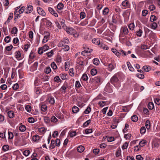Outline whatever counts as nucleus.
I'll use <instances>...</instances> for the list:
<instances>
[{
    "label": "nucleus",
    "mask_w": 160,
    "mask_h": 160,
    "mask_svg": "<svg viewBox=\"0 0 160 160\" xmlns=\"http://www.w3.org/2000/svg\"><path fill=\"white\" fill-rule=\"evenodd\" d=\"M111 82L116 88H118L120 86V83L116 75H114L110 79Z\"/></svg>",
    "instance_id": "obj_1"
},
{
    "label": "nucleus",
    "mask_w": 160,
    "mask_h": 160,
    "mask_svg": "<svg viewBox=\"0 0 160 160\" xmlns=\"http://www.w3.org/2000/svg\"><path fill=\"white\" fill-rule=\"evenodd\" d=\"M129 32L128 28L126 26L122 27L121 28L120 33L119 36L122 37V34L127 35Z\"/></svg>",
    "instance_id": "obj_2"
},
{
    "label": "nucleus",
    "mask_w": 160,
    "mask_h": 160,
    "mask_svg": "<svg viewBox=\"0 0 160 160\" xmlns=\"http://www.w3.org/2000/svg\"><path fill=\"white\" fill-rule=\"evenodd\" d=\"M69 42V41L67 38H63L58 44V46L59 47H61L62 45L64 44H68Z\"/></svg>",
    "instance_id": "obj_3"
},
{
    "label": "nucleus",
    "mask_w": 160,
    "mask_h": 160,
    "mask_svg": "<svg viewBox=\"0 0 160 160\" xmlns=\"http://www.w3.org/2000/svg\"><path fill=\"white\" fill-rule=\"evenodd\" d=\"M66 31L68 33L71 35L74 34L76 32L75 30L70 27H67L66 29Z\"/></svg>",
    "instance_id": "obj_4"
},
{
    "label": "nucleus",
    "mask_w": 160,
    "mask_h": 160,
    "mask_svg": "<svg viewBox=\"0 0 160 160\" xmlns=\"http://www.w3.org/2000/svg\"><path fill=\"white\" fill-rule=\"evenodd\" d=\"M33 10V6L30 5H28L26 8H25V13L28 14L31 13Z\"/></svg>",
    "instance_id": "obj_5"
},
{
    "label": "nucleus",
    "mask_w": 160,
    "mask_h": 160,
    "mask_svg": "<svg viewBox=\"0 0 160 160\" xmlns=\"http://www.w3.org/2000/svg\"><path fill=\"white\" fill-rule=\"evenodd\" d=\"M104 91L108 92H112V89L111 86L109 83H108L104 88Z\"/></svg>",
    "instance_id": "obj_6"
},
{
    "label": "nucleus",
    "mask_w": 160,
    "mask_h": 160,
    "mask_svg": "<svg viewBox=\"0 0 160 160\" xmlns=\"http://www.w3.org/2000/svg\"><path fill=\"white\" fill-rule=\"evenodd\" d=\"M101 78L100 76L96 77L93 79V82H95L97 83V85H96V88H97L98 85L99 83L101 82Z\"/></svg>",
    "instance_id": "obj_7"
},
{
    "label": "nucleus",
    "mask_w": 160,
    "mask_h": 160,
    "mask_svg": "<svg viewBox=\"0 0 160 160\" xmlns=\"http://www.w3.org/2000/svg\"><path fill=\"white\" fill-rule=\"evenodd\" d=\"M37 10L38 13L40 15L44 16L46 15V13L43 9L41 8L38 7Z\"/></svg>",
    "instance_id": "obj_8"
},
{
    "label": "nucleus",
    "mask_w": 160,
    "mask_h": 160,
    "mask_svg": "<svg viewBox=\"0 0 160 160\" xmlns=\"http://www.w3.org/2000/svg\"><path fill=\"white\" fill-rule=\"evenodd\" d=\"M92 49H90V50L87 49L84 50L81 52V54L84 56L88 55L92 51Z\"/></svg>",
    "instance_id": "obj_9"
},
{
    "label": "nucleus",
    "mask_w": 160,
    "mask_h": 160,
    "mask_svg": "<svg viewBox=\"0 0 160 160\" xmlns=\"http://www.w3.org/2000/svg\"><path fill=\"white\" fill-rule=\"evenodd\" d=\"M39 106L41 110L42 111L45 112L47 110V107L45 104L41 103L39 104Z\"/></svg>",
    "instance_id": "obj_10"
},
{
    "label": "nucleus",
    "mask_w": 160,
    "mask_h": 160,
    "mask_svg": "<svg viewBox=\"0 0 160 160\" xmlns=\"http://www.w3.org/2000/svg\"><path fill=\"white\" fill-rule=\"evenodd\" d=\"M110 103L109 101H100L98 103L99 105L101 107H103L105 105H108Z\"/></svg>",
    "instance_id": "obj_11"
},
{
    "label": "nucleus",
    "mask_w": 160,
    "mask_h": 160,
    "mask_svg": "<svg viewBox=\"0 0 160 160\" xmlns=\"http://www.w3.org/2000/svg\"><path fill=\"white\" fill-rule=\"evenodd\" d=\"M13 17V13L12 12L10 13L9 14V16L7 20L5 22V24H8L10 22Z\"/></svg>",
    "instance_id": "obj_12"
},
{
    "label": "nucleus",
    "mask_w": 160,
    "mask_h": 160,
    "mask_svg": "<svg viewBox=\"0 0 160 160\" xmlns=\"http://www.w3.org/2000/svg\"><path fill=\"white\" fill-rule=\"evenodd\" d=\"M47 102L51 105H53L55 103L54 99V98L52 97H50L47 99Z\"/></svg>",
    "instance_id": "obj_13"
},
{
    "label": "nucleus",
    "mask_w": 160,
    "mask_h": 160,
    "mask_svg": "<svg viewBox=\"0 0 160 160\" xmlns=\"http://www.w3.org/2000/svg\"><path fill=\"white\" fill-rule=\"evenodd\" d=\"M68 85L67 83H64L60 88L61 91L62 90L64 93L66 92V90L68 88Z\"/></svg>",
    "instance_id": "obj_14"
},
{
    "label": "nucleus",
    "mask_w": 160,
    "mask_h": 160,
    "mask_svg": "<svg viewBox=\"0 0 160 160\" xmlns=\"http://www.w3.org/2000/svg\"><path fill=\"white\" fill-rule=\"evenodd\" d=\"M122 5L125 8L128 7L130 6V3L128 1L125 0L123 1L122 3Z\"/></svg>",
    "instance_id": "obj_15"
},
{
    "label": "nucleus",
    "mask_w": 160,
    "mask_h": 160,
    "mask_svg": "<svg viewBox=\"0 0 160 160\" xmlns=\"http://www.w3.org/2000/svg\"><path fill=\"white\" fill-rule=\"evenodd\" d=\"M100 39L99 38H93L92 40V42L93 43L97 45L100 44V43L101 42Z\"/></svg>",
    "instance_id": "obj_16"
},
{
    "label": "nucleus",
    "mask_w": 160,
    "mask_h": 160,
    "mask_svg": "<svg viewBox=\"0 0 160 160\" xmlns=\"http://www.w3.org/2000/svg\"><path fill=\"white\" fill-rule=\"evenodd\" d=\"M50 78L49 76L46 75L43 76H42V78H41V80L42 81L45 82L48 81Z\"/></svg>",
    "instance_id": "obj_17"
},
{
    "label": "nucleus",
    "mask_w": 160,
    "mask_h": 160,
    "mask_svg": "<svg viewBox=\"0 0 160 160\" xmlns=\"http://www.w3.org/2000/svg\"><path fill=\"white\" fill-rule=\"evenodd\" d=\"M98 45H99L100 47L103 49L108 50V48L105 45L103 44L102 43V42L101 41V42L100 43V44Z\"/></svg>",
    "instance_id": "obj_18"
},
{
    "label": "nucleus",
    "mask_w": 160,
    "mask_h": 160,
    "mask_svg": "<svg viewBox=\"0 0 160 160\" xmlns=\"http://www.w3.org/2000/svg\"><path fill=\"white\" fill-rule=\"evenodd\" d=\"M35 54L33 52H31L29 55V62L31 61L32 62V60L35 58Z\"/></svg>",
    "instance_id": "obj_19"
},
{
    "label": "nucleus",
    "mask_w": 160,
    "mask_h": 160,
    "mask_svg": "<svg viewBox=\"0 0 160 160\" xmlns=\"http://www.w3.org/2000/svg\"><path fill=\"white\" fill-rule=\"evenodd\" d=\"M112 52L115 54L118 57H119L120 56V52L119 51L118 52L116 49L114 48H112Z\"/></svg>",
    "instance_id": "obj_20"
},
{
    "label": "nucleus",
    "mask_w": 160,
    "mask_h": 160,
    "mask_svg": "<svg viewBox=\"0 0 160 160\" xmlns=\"http://www.w3.org/2000/svg\"><path fill=\"white\" fill-rule=\"evenodd\" d=\"M85 149L84 147L82 146H79L77 148V151L79 152H83Z\"/></svg>",
    "instance_id": "obj_21"
},
{
    "label": "nucleus",
    "mask_w": 160,
    "mask_h": 160,
    "mask_svg": "<svg viewBox=\"0 0 160 160\" xmlns=\"http://www.w3.org/2000/svg\"><path fill=\"white\" fill-rule=\"evenodd\" d=\"M154 107L153 103L152 102H150L148 103V108L150 110H152Z\"/></svg>",
    "instance_id": "obj_22"
},
{
    "label": "nucleus",
    "mask_w": 160,
    "mask_h": 160,
    "mask_svg": "<svg viewBox=\"0 0 160 160\" xmlns=\"http://www.w3.org/2000/svg\"><path fill=\"white\" fill-rule=\"evenodd\" d=\"M147 144V141L145 140H142L139 143L140 146L143 147L145 146Z\"/></svg>",
    "instance_id": "obj_23"
},
{
    "label": "nucleus",
    "mask_w": 160,
    "mask_h": 160,
    "mask_svg": "<svg viewBox=\"0 0 160 160\" xmlns=\"http://www.w3.org/2000/svg\"><path fill=\"white\" fill-rule=\"evenodd\" d=\"M50 37V35H47L44 36V38L42 40V42L43 43H45L48 42Z\"/></svg>",
    "instance_id": "obj_24"
},
{
    "label": "nucleus",
    "mask_w": 160,
    "mask_h": 160,
    "mask_svg": "<svg viewBox=\"0 0 160 160\" xmlns=\"http://www.w3.org/2000/svg\"><path fill=\"white\" fill-rule=\"evenodd\" d=\"M68 73L70 76L73 77L74 75V70L73 68H71L69 70Z\"/></svg>",
    "instance_id": "obj_25"
},
{
    "label": "nucleus",
    "mask_w": 160,
    "mask_h": 160,
    "mask_svg": "<svg viewBox=\"0 0 160 160\" xmlns=\"http://www.w3.org/2000/svg\"><path fill=\"white\" fill-rule=\"evenodd\" d=\"M108 66V70L110 71H111L115 67V65H113L112 63L109 64Z\"/></svg>",
    "instance_id": "obj_26"
},
{
    "label": "nucleus",
    "mask_w": 160,
    "mask_h": 160,
    "mask_svg": "<svg viewBox=\"0 0 160 160\" xmlns=\"http://www.w3.org/2000/svg\"><path fill=\"white\" fill-rule=\"evenodd\" d=\"M51 70L50 67H46L44 70V72L46 74H49L51 72Z\"/></svg>",
    "instance_id": "obj_27"
},
{
    "label": "nucleus",
    "mask_w": 160,
    "mask_h": 160,
    "mask_svg": "<svg viewBox=\"0 0 160 160\" xmlns=\"http://www.w3.org/2000/svg\"><path fill=\"white\" fill-rule=\"evenodd\" d=\"M62 49L65 51H67L69 49V47L67 45H62Z\"/></svg>",
    "instance_id": "obj_28"
},
{
    "label": "nucleus",
    "mask_w": 160,
    "mask_h": 160,
    "mask_svg": "<svg viewBox=\"0 0 160 160\" xmlns=\"http://www.w3.org/2000/svg\"><path fill=\"white\" fill-rule=\"evenodd\" d=\"M56 146V143H55V141L53 140H52L51 141V143L50 144V149L54 148Z\"/></svg>",
    "instance_id": "obj_29"
},
{
    "label": "nucleus",
    "mask_w": 160,
    "mask_h": 160,
    "mask_svg": "<svg viewBox=\"0 0 160 160\" xmlns=\"http://www.w3.org/2000/svg\"><path fill=\"white\" fill-rule=\"evenodd\" d=\"M142 30L139 29L136 32V34L138 37H140L142 35Z\"/></svg>",
    "instance_id": "obj_30"
},
{
    "label": "nucleus",
    "mask_w": 160,
    "mask_h": 160,
    "mask_svg": "<svg viewBox=\"0 0 160 160\" xmlns=\"http://www.w3.org/2000/svg\"><path fill=\"white\" fill-rule=\"evenodd\" d=\"M95 99L97 100L98 99H102L106 100V98L103 96L101 94H99L96 98Z\"/></svg>",
    "instance_id": "obj_31"
},
{
    "label": "nucleus",
    "mask_w": 160,
    "mask_h": 160,
    "mask_svg": "<svg viewBox=\"0 0 160 160\" xmlns=\"http://www.w3.org/2000/svg\"><path fill=\"white\" fill-rule=\"evenodd\" d=\"M118 20V18H117V15L113 16L112 17V22L115 23H116Z\"/></svg>",
    "instance_id": "obj_32"
},
{
    "label": "nucleus",
    "mask_w": 160,
    "mask_h": 160,
    "mask_svg": "<svg viewBox=\"0 0 160 160\" xmlns=\"http://www.w3.org/2000/svg\"><path fill=\"white\" fill-rule=\"evenodd\" d=\"M145 126L147 129H149L151 127L150 123L149 120H147L145 123Z\"/></svg>",
    "instance_id": "obj_33"
},
{
    "label": "nucleus",
    "mask_w": 160,
    "mask_h": 160,
    "mask_svg": "<svg viewBox=\"0 0 160 160\" xmlns=\"http://www.w3.org/2000/svg\"><path fill=\"white\" fill-rule=\"evenodd\" d=\"M72 111L73 113H77L79 111V108L77 106H74L72 108Z\"/></svg>",
    "instance_id": "obj_34"
},
{
    "label": "nucleus",
    "mask_w": 160,
    "mask_h": 160,
    "mask_svg": "<svg viewBox=\"0 0 160 160\" xmlns=\"http://www.w3.org/2000/svg\"><path fill=\"white\" fill-rule=\"evenodd\" d=\"M142 69L145 72H149L151 69V68L149 66H143Z\"/></svg>",
    "instance_id": "obj_35"
},
{
    "label": "nucleus",
    "mask_w": 160,
    "mask_h": 160,
    "mask_svg": "<svg viewBox=\"0 0 160 160\" xmlns=\"http://www.w3.org/2000/svg\"><path fill=\"white\" fill-rule=\"evenodd\" d=\"M26 127L23 125H21L19 127V129L21 132H24L26 130Z\"/></svg>",
    "instance_id": "obj_36"
},
{
    "label": "nucleus",
    "mask_w": 160,
    "mask_h": 160,
    "mask_svg": "<svg viewBox=\"0 0 160 160\" xmlns=\"http://www.w3.org/2000/svg\"><path fill=\"white\" fill-rule=\"evenodd\" d=\"M92 62L95 65H98L99 63V59L97 58H94L93 59Z\"/></svg>",
    "instance_id": "obj_37"
},
{
    "label": "nucleus",
    "mask_w": 160,
    "mask_h": 160,
    "mask_svg": "<svg viewBox=\"0 0 160 160\" xmlns=\"http://www.w3.org/2000/svg\"><path fill=\"white\" fill-rule=\"evenodd\" d=\"M64 5L62 2H59L57 5V8L59 10L62 9Z\"/></svg>",
    "instance_id": "obj_38"
},
{
    "label": "nucleus",
    "mask_w": 160,
    "mask_h": 160,
    "mask_svg": "<svg viewBox=\"0 0 160 160\" xmlns=\"http://www.w3.org/2000/svg\"><path fill=\"white\" fill-rule=\"evenodd\" d=\"M8 116L10 118H13L14 116V113L12 111H10L8 112Z\"/></svg>",
    "instance_id": "obj_39"
},
{
    "label": "nucleus",
    "mask_w": 160,
    "mask_h": 160,
    "mask_svg": "<svg viewBox=\"0 0 160 160\" xmlns=\"http://www.w3.org/2000/svg\"><path fill=\"white\" fill-rule=\"evenodd\" d=\"M91 108L88 106L84 111V113L85 114H88L91 112Z\"/></svg>",
    "instance_id": "obj_40"
},
{
    "label": "nucleus",
    "mask_w": 160,
    "mask_h": 160,
    "mask_svg": "<svg viewBox=\"0 0 160 160\" xmlns=\"http://www.w3.org/2000/svg\"><path fill=\"white\" fill-rule=\"evenodd\" d=\"M81 79L85 81L88 79V77L86 74H83L81 78Z\"/></svg>",
    "instance_id": "obj_41"
},
{
    "label": "nucleus",
    "mask_w": 160,
    "mask_h": 160,
    "mask_svg": "<svg viewBox=\"0 0 160 160\" xmlns=\"http://www.w3.org/2000/svg\"><path fill=\"white\" fill-rule=\"evenodd\" d=\"M131 120L133 122H137L138 119V117L136 115H133L131 117Z\"/></svg>",
    "instance_id": "obj_42"
},
{
    "label": "nucleus",
    "mask_w": 160,
    "mask_h": 160,
    "mask_svg": "<svg viewBox=\"0 0 160 160\" xmlns=\"http://www.w3.org/2000/svg\"><path fill=\"white\" fill-rule=\"evenodd\" d=\"M67 75L66 73H61L60 74V77L62 80H64L67 79Z\"/></svg>",
    "instance_id": "obj_43"
},
{
    "label": "nucleus",
    "mask_w": 160,
    "mask_h": 160,
    "mask_svg": "<svg viewBox=\"0 0 160 160\" xmlns=\"http://www.w3.org/2000/svg\"><path fill=\"white\" fill-rule=\"evenodd\" d=\"M91 74L92 76L95 75L97 73V71L96 69L93 68L91 70Z\"/></svg>",
    "instance_id": "obj_44"
},
{
    "label": "nucleus",
    "mask_w": 160,
    "mask_h": 160,
    "mask_svg": "<svg viewBox=\"0 0 160 160\" xmlns=\"http://www.w3.org/2000/svg\"><path fill=\"white\" fill-rule=\"evenodd\" d=\"M51 66L52 68L54 70H56L57 68V66L55 63L53 62L51 64Z\"/></svg>",
    "instance_id": "obj_45"
},
{
    "label": "nucleus",
    "mask_w": 160,
    "mask_h": 160,
    "mask_svg": "<svg viewBox=\"0 0 160 160\" xmlns=\"http://www.w3.org/2000/svg\"><path fill=\"white\" fill-rule=\"evenodd\" d=\"M18 29L16 27H13L11 31V33L12 34H17Z\"/></svg>",
    "instance_id": "obj_46"
},
{
    "label": "nucleus",
    "mask_w": 160,
    "mask_h": 160,
    "mask_svg": "<svg viewBox=\"0 0 160 160\" xmlns=\"http://www.w3.org/2000/svg\"><path fill=\"white\" fill-rule=\"evenodd\" d=\"M54 81L57 83H59L61 82V80L60 79L59 76H57L54 77Z\"/></svg>",
    "instance_id": "obj_47"
},
{
    "label": "nucleus",
    "mask_w": 160,
    "mask_h": 160,
    "mask_svg": "<svg viewBox=\"0 0 160 160\" xmlns=\"http://www.w3.org/2000/svg\"><path fill=\"white\" fill-rule=\"evenodd\" d=\"M39 136L38 135L33 136L32 137V140L34 141L37 142L39 139Z\"/></svg>",
    "instance_id": "obj_48"
},
{
    "label": "nucleus",
    "mask_w": 160,
    "mask_h": 160,
    "mask_svg": "<svg viewBox=\"0 0 160 160\" xmlns=\"http://www.w3.org/2000/svg\"><path fill=\"white\" fill-rule=\"evenodd\" d=\"M41 47L44 52H45L49 49V47L47 44H45L42 47Z\"/></svg>",
    "instance_id": "obj_49"
},
{
    "label": "nucleus",
    "mask_w": 160,
    "mask_h": 160,
    "mask_svg": "<svg viewBox=\"0 0 160 160\" xmlns=\"http://www.w3.org/2000/svg\"><path fill=\"white\" fill-rule=\"evenodd\" d=\"M15 56L16 58H18L21 57V53L19 51H17L15 52Z\"/></svg>",
    "instance_id": "obj_50"
},
{
    "label": "nucleus",
    "mask_w": 160,
    "mask_h": 160,
    "mask_svg": "<svg viewBox=\"0 0 160 160\" xmlns=\"http://www.w3.org/2000/svg\"><path fill=\"white\" fill-rule=\"evenodd\" d=\"M9 149V146L8 145H3L2 148V150L4 151H6Z\"/></svg>",
    "instance_id": "obj_51"
},
{
    "label": "nucleus",
    "mask_w": 160,
    "mask_h": 160,
    "mask_svg": "<svg viewBox=\"0 0 160 160\" xmlns=\"http://www.w3.org/2000/svg\"><path fill=\"white\" fill-rule=\"evenodd\" d=\"M109 12V9L108 8H105L103 10L102 13L104 15H107Z\"/></svg>",
    "instance_id": "obj_52"
},
{
    "label": "nucleus",
    "mask_w": 160,
    "mask_h": 160,
    "mask_svg": "<svg viewBox=\"0 0 160 160\" xmlns=\"http://www.w3.org/2000/svg\"><path fill=\"white\" fill-rule=\"evenodd\" d=\"M54 54V52L53 50H51V51L48 52L46 53V54L47 55L48 57H51Z\"/></svg>",
    "instance_id": "obj_53"
},
{
    "label": "nucleus",
    "mask_w": 160,
    "mask_h": 160,
    "mask_svg": "<svg viewBox=\"0 0 160 160\" xmlns=\"http://www.w3.org/2000/svg\"><path fill=\"white\" fill-rule=\"evenodd\" d=\"M157 23L155 22H153L152 23L151 28L152 29L155 30L156 29L157 27Z\"/></svg>",
    "instance_id": "obj_54"
},
{
    "label": "nucleus",
    "mask_w": 160,
    "mask_h": 160,
    "mask_svg": "<svg viewBox=\"0 0 160 160\" xmlns=\"http://www.w3.org/2000/svg\"><path fill=\"white\" fill-rule=\"evenodd\" d=\"M77 63L80 65L82 67H84L85 65V61H78Z\"/></svg>",
    "instance_id": "obj_55"
},
{
    "label": "nucleus",
    "mask_w": 160,
    "mask_h": 160,
    "mask_svg": "<svg viewBox=\"0 0 160 160\" xmlns=\"http://www.w3.org/2000/svg\"><path fill=\"white\" fill-rule=\"evenodd\" d=\"M156 17L154 15H151L150 18V21L151 22H153L154 21H155L157 20Z\"/></svg>",
    "instance_id": "obj_56"
},
{
    "label": "nucleus",
    "mask_w": 160,
    "mask_h": 160,
    "mask_svg": "<svg viewBox=\"0 0 160 160\" xmlns=\"http://www.w3.org/2000/svg\"><path fill=\"white\" fill-rule=\"evenodd\" d=\"M88 19L87 18L85 19L83 22H81V24L82 26H85L88 24Z\"/></svg>",
    "instance_id": "obj_57"
},
{
    "label": "nucleus",
    "mask_w": 160,
    "mask_h": 160,
    "mask_svg": "<svg viewBox=\"0 0 160 160\" xmlns=\"http://www.w3.org/2000/svg\"><path fill=\"white\" fill-rule=\"evenodd\" d=\"M146 131V129L145 127H142L140 129V133L141 134L144 133Z\"/></svg>",
    "instance_id": "obj_58"
},
{
    "label": "nucleus",
    "mask_w": 160,
    "mask_h": 160,
    "mask_svg": "<svg viewBox=\"0 0 160 160\" xmlns=\"http://www.w3.org/2000/svg\"><path fill=\"white\" fill-rule=\"evenodd\" d=\"M56 62L57 63H60L62 61V58L59 55L57 56L55 60Z\"/></svg>",
    "instance_id": "obj_59"
},
{
    "label": "nucleus",
    "mask_w": 160,
    "mask_h": 160,
    "mask_svg": "<svg viewBox=\"0 0 160 160\" xmlns=\"http://www.w3.org/2000/svg\"><path fill=\"white\" fill-rule=\"evenodd\" d=\"M34 84L35 86H37L41 85L42 82L37 79L34 81Z\"/></svg>",
    "instance_id": "obj_60"
},
{
    "label": "nucleus",
    "mask_w": 160,
    "mask_h": 160,
    "mask_svg": "<svg viewBox=\"0 0 160 160\" xmlns=\"http://www.w3.org/2000/svg\"><path fill=\"white\" fill-rule=\"evenodd\" d=\"M134 26L133 23H131L128 26L129 28L131 30H133L134 29Z\"/></svg>",
    "instance_id": "obj_61"
},
{
    "label": "nucleus",
    "mask_w": 160,
    "mask_h": 160,
    "mask_svg": "<svg viewBox=\"0 0 160 160\" xmlns=\"http://www.w3.org/2000/svg\"><path fill=\"white\" fill-rule=\"evenodd\" d=\"M51 121L52 122H56L58 121V120L55 116H52L51 118Z\"/></svg>",
    "instance_id": "obj_62"
},
{
    "label": "nucleus",
    "mask_w": 160,
    "mask_h": 160,
    "mask_svg": "<svg viewBox=\"0 0 160 160\" xmlns=\"http://www.w3.org/2000/svg\"><path fill=\"white\" fill-rule=\"evenodd\" d=\"M131 135L130 133H128L124 135V138L127 140H129L131 138Z\"/></svg>",
    "instance_id": "obj_63"
},
{
    "label": "nucleus",
    "mask_w": 160,
    "mask_h": 160,
    "mask_svg": "<svg viewBox=\"0 0 160 160\" xmlns=\"http://www.w3.org/2000/svg\"><path fill=\"white\" fill-rule=\"evenodd\" d=\"M154 101L156 104L158 105H160V99L158 98L154 99Z\"/></svg>",
    "instance_id": "obj_64"
}]
</instances>
